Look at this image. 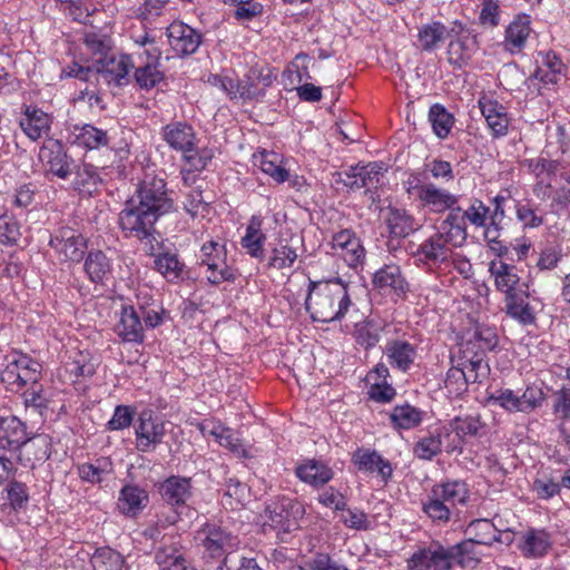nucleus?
<instances>
[{"instance_id":"nucleus-40","label":"nucleus","mask_w":570,"mask_h":570,"mask_svg":"<svg viewBox=\"0 0 570 570\" xmlns=\"http://www.w3.org/2000/svg\"><path fill=\"white\" fill-rule=\"evenodd\" d=\"M478 542L468 539L449 546L456 559V566L461 568H474L481 561V552L476 549Z\"/></svg>"},{"instance_id":"nucleus-7","label":"nucleus","mask_w":570,"mask_h":570,"mask_svg":"<svg viewBox=\"0 0 570 570\" xmlns=\"http://www.w3.org/2000/svg\"><path fill=\"white\" fill-rule=\"evenodd\" d=\"M485 424L481 421L480 415L455 416L448 425L442 428L444 438L449 440L446 443V452L462 451L463 444L468 438L480 435Z\"/></svg>"},{"instance_id":"nucleus-15","label":"nucleus","mask_w":570,"mask_h":570,"mask_svg":"<svg viewBox=\"0 0 570 570\" xmlns=\"http://www.w3.org/2000/svg\"><path fill=\"white\" fill-rule=\"evenodd\" d=\"M205 552L213 559H219L236 546L230 532L215 524H206L198 531Z\"/></svg>"},{"instance_id":"nucleus-8","label":"nucleus","mask_w":570,"mask_h":570,"mask_svg":"<svg viewBox=\"0 0 570 570\" xmlns=\"http://www.w3.org/2000/svg\"><path fill=\"white\" fill-rule=\"evenodd\" d=\"M39 158L46 170L60 179H67L73 174L75 160L68 155L60 140L50 139L40 148Z\"/></svg>"},{"instance_id":"nucleus-41","label":"nucleus","mask_w":570,"mask_h":570,"mask_svg":"<svg viewBox=\"0 0 570 570\" xmlns=\"http://www.w3.org/2000/svg\"><path fill=\"white\" fill-rule=\"evenodd\" d=\"M255 165L259 166L263 173L269 175L276 183H284L288 179V170L279 165V156L273 151H262L254 155Z\"/></svg>"},{"instance_id":"nucleus-48","label":"nucleus","mask_w":570,"mask_h":570,"mask_svg":"<svg viewBox=\"0 0 570 570\" xmlns=\"http://www.w3.org/2000/svg\"><path fill=\"white\" fill-rule=\"evenodd\" d=\"M298 255L296 248L292 247L287 243L279 242L275 247L272 248L268 257L267 267L274 269L291 268Z\"/></svg>"},{"instance_id":"nucleus-19","label":"nucleus","mask_w":570,"mask_h":570,"mask_svg":"<svg viewBox=\"0 0 570 570\" xmlns=\"http://www.w3.org/2000/svg\"><path fill=\"white\" fill-rule=\"evenodd\" d=\"M352 462L363 472H377L384 481L393 473L392 464L375 450L358 448L352 455Z\"/></svg>"},{"instance_id":"nucleus-37","label":"nucleus","mask_w":570,"mask_h":570,"mask_svg":"<svg viewBox=\"0 0 570 570\" xmlns=\"http://www.w3.org/2000/svg\"><path fill=\"white\" fill-rule=\"evenodd\" d=\"M551 543L549 534L543 530H530L523 535V541L519 544L520 550L525 557H543Z\"/></svg>"},{"instance_id":"nucleus-59","label":"nucleus","mask_w":570,"mask_h":570,"mask_svg":"<svg viewBox=\"0 0 570 570\" xmlns=\"http://www.w3.org/2000/svg\"><path fill=\"white\" fill-rule=\"evenodd\" d=\"M226 4L236 6L234 16L237 20L250 21L263 13L264 7L254 0H224Z\"/></svg>"},{"instance_id":"nucleus-12","label":"nucleus","mask_w":570,"mask_h":570,"mask_svg":"<svg viewBox=\"0 0 570 570\" xmlns=\"http://www.w3.org/2000/svg\"><path fill=\"white\" fill-rule=\"evenodd\" d=\"M160 57L161 51L157 47L144 49L138 56L140 62L135 69L134 77L140 89H153L164 80V72L159 70Z\"/></svg>"},{"instance_id":"nucleus-46","label":"nucleus","mask_w":570,"mask_h":570,"mask_svg":"<svg viewBox=\"0 0 570 570\" xmlns=\"http://www.w3.org/2000/svg\"><path fill=\"white\" fill-rule=\"evenodd\" d=\"M429 120L433 132L441 139L449 136L454 122L453 116L440 104L430 107Z\"/></svg>"},{"instance_id":"nucleus-34","label":"nucleus","mask_w":570,"mask_h":570,"mask_svg":"<svg viewBox=\"0 0 570 570\" xmlns=\"http://www.w3.org/2000/svg\"><path fill=\"white\" fill-rule=\"evenodd\" d=\"M85 272L92 283L104 284L111 273V264L101 250H90L85 259Z\"/></svg>"},{"instance_id":"nucleus-32","label":"nucleus","mask_w":570,"mask_h":570,"mask_svg":"<svg viewBox=\"0 0 570 570\" xmlns=\"http://www.w3.org/2000/svg\"><path fill=\"white\" fill-rule=\"evenodd\" d=\"M431 494L439 497L443 502L450 505V509L458 504H465L469 499L466 484L458 480L434 485Z\"/></svg>"},{"instance_id":"nucleus-36","label":"nucleus","mask_w":570,"mask_h":570,"mask_svg":"<svg viewBox=\"0 0 570 570\" xmlns=\"http://www.w3.org/2000/svg\"><path fill=\"white\" fill-rule=\"evenodd\" d=\"M94 570H119L129 568L124 556L109 547L97 548L90 558Z\"/></svg>"},{"instance_id":"nucleus-4","label":"nucleus","mask_w":570,"mask_h":570,"mask_svg":"<svg viewBox=\"0 0 570 570\" xmlns=\"http://www.w3.org/2000/svg\"><path fill=\"white\" fill-rule=\"evenodd\" d=\"M456 559L450 547L433 542L420 548L407 560V570H455Z\"/></svg>"},{"instance_id":"nucleus-21","label":"nucleus","mask_w":570,"mask_h":570,"mask_svg":"<svg viewBox=\"0 0 570 570\" xmlns=\"http://www.w3.org/2000/svg\"><path fill=\"white\" fill-rule=\"evenodd\" d=\"M384 354L391 366L401 372H406L414 362L416 348L406 341L391 340L385 345Z\"/></svg>"},{"instance_id":"nucleus-44","label":"nucleus","mask_w":570,"mask_h":570,"mask_svg":"<svg viewBox=\"0 0 570 570\" xmlns=\"http://www.w3.org/2000/svg\"><path fill=\"white\" fill-rule=\"evenodd\" d=\"M446 32V27L440 21L423 24L417 33L421 49L424 51L434 50L445 39Z\"/></svg>"},{"instance_id":"nucleus-62","label":"nucleus","mask_w":570,"mask_h":570,"mask_svg":"<svg viewBox=\"0 0 570 570\" xmlns=\"http://www.w3.org/2000/svg\"><path fill=\"white\" fill-rule=\"evenodd\" d=\"M206 266L209 272L207 279L210 284L217 285L222 282H234L236 278L234 269L227 266L224 259L216 263H208Z\"/></svg>"},{"instance_id":"nucleus-47","label":"nucleus","mask_w":570,"mask_h":570,"mask_svg":"<svg viewBox=\"0 0 570 570\" xmlns=\"http://www.w3.org/2000/svg\"><path fill=\"white\" fill-rule=\"evenodd\" d=\"M383 325L374 318H367L355 325V338L366 350L375 346L381 337Z\"/></svg>"},{"instance_id":"nucleus-49","label":"nucleus","mask_w":570,"mask_h":570,"mask_svg":"<svg viewBox=\"0 0 570 570\" xmlns=\"http://www.w3.org/2000/svg\"><path fill=\"white\" fill-rule=\"evenodd\" d=\"M248 495V487L237 479L230 478L225 483L222 503L230 509L243 505Z\"/></svg>"},{"instance_id":"nucleus-28","label":"nucleus","mask_w":570,"mask_h":570,"mask_svg":"<svg viewBox=\"0 0 570 570\" xmlns=\"http://www.w3.org/2000/svg\"><path fill=\"white\" fill-rule=\"evenodd\" d=\"M23 114L24 118L20 120V127L30 139L38 140L50 130L49 116L42 110L26 106Z\"/></svg>"},{"instance_id":"nucleus-50","label":"nucleus","mask_w":570,"mask_h":570,"mask_svg":"<svg viewBox=\"0 0 570 570\" xmlns=\"http://www.w3.org/2000/svg\"><path fill=\"white\" fill-rule=\"evenodd\" d=\"M468 36H472L469 30H466ZM471 48L465 43V37H458L449 42L448 46V61L454 68H462L465 66L471 59Z\"/></svg>"},{"instance_id":"nucleus-60","label":"nucleus","mask_w":570,"mask_h":570,"mask_svg":"<svg viewBox=\"0 0 570 570\" xmlns=\"http://www.w3.org/2000/svg\"><path fill=\"white\" fill-rule=\"evenodd\" d=\"M6 491L9 504L14 511L22 510L27 507L29 492L24 483L13 480L7 485Z\"/></svg>"},{"instance_id":"nucleus-22","label":"nucleus","mask_w":570,"mask_h":570,"mask_svg":"<svg viewBox=\"0 0 570 570\" xmlns=\"http://www.w3.org/2000/svg\"><path fill=\"white\" fill-rule=\"evenodd\" d=\"M115 331L124 342H144V327L140 322V315L132 306H126L122 308L120 320L116 325Z\"/></svg>"},{"instance_id":"nucleus-45","label":"nucleus","mask_w":570,"mask_h":570,"mask_svg":"<svg viewBox=\"0 0 570 570\" xmlns=\"http://www.w3.org/2000/svg\"><path fill=\"white\" fill-rule=\"evenodd\" d=\"M485 353L483 351H475V342L466 341L461 345L460 348V365L466 368H470V372H478L489 370L487 363H484ZM485 372L482 373L484 375Z\"/></svg>"},{"instance_id":"nucleus-35","label":"nucleus","mask_w":570,"mask_h":570,"mask_svg":"<svg viewBox=\"0 0 570 570\" xmlns=\"http://www.w3.org/2000/svg\"><path fill=\"white\" fill-rule=\"evenodd\" d=\"M333 471L326 464L318 461H309L296 468V475L305 483L320 487L333 478Z\"/></svg>"},{"instance_id":"nucleus-3","label":"nucleus","mask_w":570,"mask_h":570,"mask_svg":"<svg viewBox=\"0 0 570 570\" xmlns=\"http://www.w3.org/2000/svg\"><path fill=\"white\" fill-rule=\"evenodd\" d=\"M303 513L302 504L292 499L272 500L262 514L263 531H273L282 542H287L292 532L299 529L298 518Z\"/></svg>"},{"instance_id":"nucleus-29","label":"nucleus","mask_w":570,"mask_h":570,"mask_svg":"<svg viewBox=\"0 0 570 570\" xmlns=\"http://www.w3.org/2000/svg\"><path fill=\"white\" fill-rule=\"evenodd\" d=\"M373 285L379 289L391 288L397 295L405 294L409 289V284L401 273L397 265H385L380 268L373 276Z\"/></svg>"},{"instance_id":"nucleus-26","label":"nucleus","mask_w":570,"mask_h":570,"mask_svg":"<svg viewBox=\"0 0 570 570\" xmlns=\"http://www.w3.org/2000/svg\"><path fill=\"white\" fill-rule=\"evenodd\" d=\"M148 503L147 492L138 485H125L118 498V509L127 517H136Z\"/></svg>"},{"instance_id":"nucleus-61","label":"nucleus","mask_w":570,"mask_h":570,"mask_svg":"<svg viewBox=\"0 0 570 570\" xmlns=\"http://www.w3.org/2000/svg\"><path fill=\"white\" fill-rule=\"evenodd\" d=\"M487 402L491 405H498L508 412H518V393L510 389H499L491 393Z\"/></svg>"},{"instance_id":"nucleus-17","label":"nucleus","mask_w":570,"mask_h":570,"mask_svg":"<svg viewBox=\"0 0 570 570\" xmlns=\"http://www.w3.org/2000/svg\"><path fill=\"white\" fill-rule=\"evenodd\" d=\"M450 243H453L451 234L446 236L442 232H436L425 239L413 255L420 256L419 259L425 264L441 265L449 259L452 253L449 247Z\"/></svg>"},{"instance_id":"nucleus-10","label":"nucleus","mask_w":570,"mask_h":570,"mask_svg":"<svg viewBox=\"0 0 570 570\" xmlns=\"http://www.w3.org/2000/svg\"><path fill=\"white\" fill-rule=\"evenodd\" d=\"M32 438L26 424L14 415L0 416V452L19 459L18 451Z\"/></svg>"},{"instance_id":"nucleus-53","label":"nucleus","mask_w":570,"mask_h":570,"mask_svg":"<svg viewBox=\"0 0 570 570\" xmlns=\"http://www.w3.org/2000/svg\"><path fill=\"white\" fill-rule=\"evenodd\" d=\"M442 436L444 432L441 430L438 434H430L419 440L414 446V453L419 459L432 460L441 452Z\"/></svg>"},{"instance_id":"nucleus-55","label":"nucleus","mask_w":570,"mask_h":570,"mask_svg":"<svg viewBox=\"0 0 570 570\" xmlns=\"http://www.w3.org/2000/svg\"><path fill=\"white\" fill-rule=\"evenodd\" d=\"M423 512L433 521L446 523L451 517L450 505L433 494L423 503Z\"/></svg>"},{"instance_id":"nucleus-23","label":"nucleus","mask_w":570,"mask_h":570,"mask_svg":"<svg viewBox=\"0 0 570 570\" xmlns=\"http://www.w3.org/2000/svg\"><path fill=\"white\" fill-rule=\"evenodd\" d=\"M531 18L521 13L514 17L505 29L504 46L511 53L520 52L530 35Z\"/></svg>"},{"instance_id":"nucleus-6","label":"nucleus","mask_w":570,"mask_h":570,"mask_svg":"<svg viewBox=\"0 0 570 570\" xmlns=\"http://www.w3.org/2000/svg\"><path fill=\"white\" fill-rule=\"evenodd\" d=\"M185 548L177 534H165L155 548L154 560L159 570H195L185 558Z\"/></svg>"},{"instance_id":"nucleus-43","label":"nucleus","mask_w":570,"mask_h":570,"mask_svg":"<svg viewBox=\"0 0 570 570\" xmlns=\"http://www.w3.org/2000/svg\"><path fill=\"white\" fill-rule=\"evenodd\" d=\"M504 303L507 314L521 324L529 325L535 321L529 303L518 293L507 295Z\"/></svg>"},{"instance_id":"nucleus-64","label":"nucleus","mask_w":570,"mask_h":570,"mask_svg":"<svg viewBox=\"0 0 570 570\" xmlns=\"http://www.w3.org/2000/svg\"><path fill=\"white\" fill-rule=\"evenodd\" d=\"M463 213L465 222L469 220L475 227L485 226V222L490 217V208L480 199H474Z\"/></svg>"},{"instance_id":"nucleus-38","label":"nucleus","mask_w":570,"mask_h":570,"mask_svg":"<svg viewBox=\"0 0 570 570\" xmlns=\"http://www.w3.org/2000/svg\"><path fill=\"white\" fill-rule=\"evenodd\" d=\"M449 209L450 213L441 224L442 233L446 236L451 233L452 242H454L455 238H460L458 243H453V245L460 246L465 242L468 236L464 213L461 207L453 206Z\"/></svg>"},{"instance_id":"nucleus-30","label":"nucleus","mask_w":570,"mask_h":570,"mask_svg":"<svg viewBox=\"0 0 570 570\" xmlns=\"http://www.w3.org/2000/svg\"><path fill=\"white\" fill-rule=\"evenodd\" d=\"M489 272L494 277L495 287L498 291L507 295L515 294V286L520 281L517 274V268L513 265L504 262L497 263L492 261L489 264Z\"/></svg>"},{"instance_id":"nucleus-54","label":"nucleus","mask_w":570,"mask_h":570,"mask_svg":"<svg viewBox=\"0 0 570 570\" xmlns=\"http://www.w3.org/2000/svg\"><path fill=\"white\" fill-rule=\"evenodd\" d=\"M26 406H32L39 411L40 414L48 409L49 397L43 386L37 381L29 383L22 392Z\"/></svg>"},{"instance_id":"nucleus-63","label":"nucleus","mask_w":570,"mask_h":570,"mask_svg":"<svg viewBox=\"0 0 570 570\" xmlns=\"http://www.w3.org/2000/svg\"><path fill=\"white\" fill-rule=\"evenodd\" d=\"M475 342V351H492L498 345V335L491 327H479L469 340Z\"/></svg>"},{"instance_id":"nucleus-52","label":"nucleus","mask_w":570,"mask_h":570,"mask_svg":"<svg viewBox=\"0 0 570 570\" xmlns=\"http://www.w3.org/2000/svg\"><path fill=\"white\" fill-rule=\"evenodd\" d=\"M546 400V394L541 387L529 385L521 395L518 394V412L531 413L540 407Z\"/></svg>"},{"instance_id":"nucleus-27","label":"nucleus","mask_w":570,"mask_h":570,"mask_svg":"<svg viewBox=\"0 0 570 570\" xmlns=\"http://www.w3.org/2000/svg\"><path fill=\"white\" fill-rule=\"evenodd\" d=\"M385 223L390 235L395 238H405L419 228L413 216H411L405 209L395 207L387 208Z\"/></svg>"},{"instance_id":"nucleus-51","label":"nucleus","mask_w":570,"mask_h":570,"mask_svg":"<svg viewBox=\"0 0 570 570\" xmlns=\"http://www.w3.org/2000/svg\"><path fill=\"white\" fill-rule=\"evenodd\" d=\"M75 178L72 186L75 189L83 193H91L100 181V177L91 165L83 164L73 169Z\"/></svg>"},{"instance_id":"nucleus-1","label":"nucleus","mask_w":570,"mask_h":570,"mask_svg":"<svg viewBox=\"0 0 570 570\" xmlns=\"http://www.w3.org/2000/svg\"><path fill=\"white\" fill-rule=\"evenodd\" d=\"M174 209L164 175L145 173L118 216L122 232L139 240H156L155 224Z\"/></svg>"},{"instance_id":"nucleus-39","label":"nucleus","mask_w":570,"mask_h":570,"mask_svg":"<svg viewBox=\"0 0 570 570\" xmlns=\"http://www.w3.org/2000/svg\"><path fill=\"white\" fill-rule=\"evenodd\" d=\"M466 531L473 535L470 539L481 546H491L493 542L502 541V532L488 519H476L471 521Z\"/></svg>"},{"instance_id":"nucleus-33","label":"nucleus","mask_w":570,"mask_h":570,"mask_svg":"<svg viewBox=\"0 0 570 570\" xmlns=\"http://www.w3.org/2000/svg\"><path fill=\"white\" fill-rule=\"evenodd\" d=\"M73 134L76 137V142L87 149H100L109 146L110 138L108 132L94 125H76Z\"/></svg>"},{"instance_id":"nucleus-2","label":"nucleus","mask_w":570,"mask_h":570,"mask_svg":"<svg viewBox=\"0 0 570 570\" xmlns=\"http://www.w3.org/2000/svg\"><path fill=\"white\" fill-rule=\"evenodd\" d=\"M352 302L341 278L335 282L309 281L305 309L313 322L331 323L341 321Z\"/></svg>"},{"instance_id":"nucleus-11","label":"nucleus","mask_w":570,"mask_h":570,"mask_svg":"<svg viewBox=\"0 0 570 570\" xmlns=\"http://www.w3.org/2000/svg\"><path fill=\"white\" fill-rule=\"evenodd\" d=\"M166 35L170 48L179 56L187 57L195 53L204 41V36L195 28L181 22H171Z\"/></svg>"},{"instance_id":"nucleus-13","label":"nucleus","mask_w":570,"mask_h":570,"mask_svg":"<svg viewBox=\"0 0 570 570\" xmlns=\"http://www.w3.org/2000/svg\"><path fill=\"white\" fill-rule=\"evenodd\" d=\"M148 248L147 254L155 257V269L159 272L167 281L176 282L183 277L185 264L181 263L176 253L164 248L163 243L156 240H145Z\"/></svg>"},{"instance_id":"nucleus-18","label":"nucleus","mask_w":570,"mask_h":570,"mask_svg":"<svg viewBox=\"0 0 570 570\" xmlns=\"http://www.w3.org/2000/svg\"><path fill=\"white\" fill-rule=\"evenodd\" d=\"M332 246L341 250V256L351 267H356L365 257L361 240L351 229H343L333 236Z\"/></svg>"},{"instance_id":"nucleus-56","label":"nucleus","mask_w":570,"mask_h":570,"mask_svg":"<svg viewBox=\"0 0 570 570\" xmlns=\"http://www.w3.org/2000/svg\"><path fill=\"white\" fill-rule=\"evenodd\" d=\"M561 487V481L556 482L551 476L543 474L534 479L531 489L539 500H550L560 494Z\"/></svg>"},{"instance_id":"nucleus-24","label":"nucleus","mask_w":570,"mask_h":570,"mask_svg":"<svg viewBox=\"0 0 570 570\" xmlns=\"http://www.w3.org/2000/svg\"><path fill=\"white\" fill-rule=\"evenodd\" d=\"M27 356H21L18 360L9 362L6 368L0 374V381L6 385L10 392L18 393L23 390L32 380L33 373L23 370V364H27Z\"/></svg>"},{"instance_id":"nucleus-5","label":"nucleus","mask_w":570,"mask_h":570,"mask_svg":"<svg viewBox=\"0 0 570 570\" xmlns=\"http://www.w3.org/2000/svg\"><path fill=\"white\" fill-rule=\"evenodd\" d=\"M407 185V193L414 196L423 207H429L434 213H443L458 203V197L449 190L439 188L432 183H421L419 177L412 176Z\"/></svg>"},{"instance_id":"nucleus-42","label":"nucleus","mask_w":570,"mask_h":570,"mask_svg":"<svg viewBox=\"0 0 570 570\" xmlns=\"http://www.w3.org/2000/svg\"><path fill=\"white\" fill-rule=\"evenodd\" d=\"M422 411L410 404L397 405L390 414L393 426L403 430L417 426L422 422Z\"/></svg>"},{"instance_id":"nucleus-57","label":"nucleus","mask_w":570,"mask_h":570,"mask_svg":"<svg viewBox=\"0 0 570 570\" xmlns=\"http://www.w3.org/2000/svg\"><path fill=\"white\" fill-rule=\"evenodd\" d=\"M67 371L76 380L91 377L96 373V364L89 354L79 352L76 358L67 364Z\"/></svg>"},{"instance_id":"nucleus-14","label":"nucleus","mask_w":570,"mask_h":570,"mask_svg":"<svg viewBox=\"0 0 570 570\" xmlns=\"http://www.w3.org/2000/svg\"><path fill=\"white\" fill-rule=\"evenodd\" d=\"M136 426V449L140 452L154 450L163 442L165 424L153 419L151 411H142L139 414Z\"/></svg>"},{"instance_id":"nucleus-31","label":"nucleus","mask_w":570,"mask_h":570,"mask_svg":"<svg viewBox=\"0 0 570 570\" xmlns=\"http://www.w3.org/2000/svg\"><path fill=\"white\" fill-rule=\"evenodd\" d=\"M262 224L259 216H252L246 227V234L240 242L252 257L261 261L265 257L263 245L266 240V235L262 232Z\"/></svg>"},{"instance_id":"nucleus-9","label":"nucleus","mask_w":570,"mask_h":570,"mask_svg":"<svg viewBox=\"0 0 570 570\" xmlns=\"http://www.w3.org/2000/svg\"><path fill=\"white\" fill-rule=\"evenodd\" d=\"M49 245L62 256L63 261L79 263L85 256L87 239L70 227H60L51 235Z\"/></svg>"},{"instance_id":"nucleus-16","label":"nucleus","mask_w":570,"mask_h":570,"mask_svg":"<svg viewBox=\"0 0 570 570\" xmlns=\"http://www.w3.org/2000/svg\"><path fill=\"white\" fill-rule=\"evenodd\" d=\"M132 67L134 62L128 55H121L118 58L105 56L97 60L96 73L108 85L122 86L128 82V73Z\"/></svg>"},{"instance_id":"nucleus-20","label":"nucleus","mask_w":570,"mask_h":570,"mask_svg":"<svg viewBox=\"0 0 570 570\" xmlns=\"http://www.w3.org/2000/svg\"><path fill=\"white\" fill-rule=\"evenodd\" d=\"M161 499L170 505H184L191 497L189 478L171 475L159 484Z\"/></svg>"},{"instance_id":"nucleus-58","label":"nucleus","mask_w":570,"mask_h":570,"mask_svg":"<svg viewBox=\"0 0 570 570\" xmlns=\"http://www.w3.org/2000/svg\"><path fill=\"white\" fill-rule=\"evenodd\" d=\"M469 383L470 377L468 376L464 367H462L460 364H458L456 366H452L448 371L444 381L448 391L456 395H460L461 393L465 392Z\"/></svg>"},{"instance_id":"nucleus-25","label":"nucleus","mask_w":570,"mask_h":570,"mask_svg":"<svg viewBox=\"0 0 570 570\" xmlns=\"http://www.w3.org/2000/svg\"><path fill=\"white\" fill-rule=\"evenodd\" d=\"M164 137L168 145L184 154L194 151L195 132L191 126L183 122L169 124L164 128Z\"/></svg>"}]
</instances>
